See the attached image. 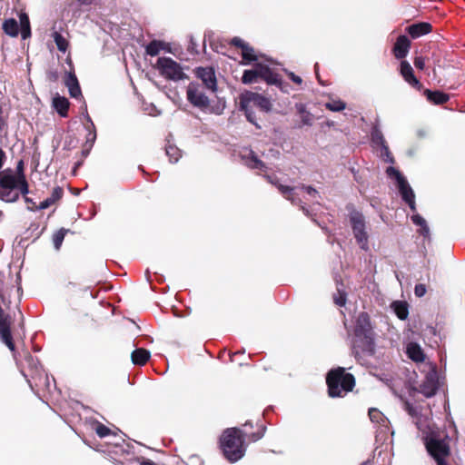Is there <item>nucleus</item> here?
<instances>
[{"mask_svg":"<svg viewBox=\"0 0 465 465\" xmlns=\"http://www.w3.org/2000/svg\"><path fill=\"white\" fill-rule=\"evenodd\" d=\"M264 177L268 180L269 183L274 184L280 193L293 204L302 203V200L300 198V191H304L313 200L319 197L318 191L310 185L291 187L279 183L277 179L272 176L265 175Z\"/></svg>","mask_w":465,"mask_h":465,"instance_id":"6e6552de","label":"nucleus"},{"mask_svg":"<svg viewBox=\"0 0 465 465\" xmlns=\"http://www.w3.org/2000/svg\"><path fill=\"white\" fill-rule=\"evenodd\" d=\"M80 5H91L94 0H77Z\"/></svg>","mask_w":465,"mask_h":465,"instance_id":"4d7b16f0","label":"nucleus"},{"mask_svg":"<svg viewBox=\"0 0 465 465\" xmlns=\"http://www.w3.org/2000/svg\"><path fill=\"white\" fill-rule=\"evenodd\" d=\"M328 393L331 398L343 397L355 386L354 376L345 371V368L338 367L331 370L326 377Z\"/></svg>","mask_w":465,"mask_h":465,"instance_id":"7ed1b4c3","label":"nucleus"},{"mask_svg":"<svg viewBox=\"0 0 465 465\" xmlns=\"http://www.w3.org/2000/svg\"><path fill=\"white\" fill-rule=\"evenodd\" d=\"M424 135H425V134H423V133L419 134V136H424Z\"/></svg>","mask_w":465,"mask_h":465,"instance_id":"e2e57ef3","label":"nucleus"},{"mask_svg":"<svg viewBox=\"0 0 465 465\" xmlns=\"http://www.w3.org/2000/svg\"><path fill=\"white\" fill-rule=\"evenodd\" d=\"M448 435L441 437L435 431L430 432L425 437V446L429 454L434 459L437 465H448L445 459L450 455Z\"/></svg>","mask_w":465,"mask_h":465,"instance_id":"0eeeda50","label":"nucleus"},{"mask_svg":"<svg viewBox=\"0 0 465 465\" xmlns=\"http://www.w3.org/2000/svg\"><path fill=\"white\" fill-rule=\"evenodd\" d=\"M361 465H371V460H365Z\"/></svg>","mask_w":465,"mask_h":465,"instance_id":"052dcab7","label":"nucleus"},{"mask_svg":"<svg viewBox=\"0 0 465 465\" xmlns=\"http://www.w3.org/2000/svg\"><path fill=\"white\" fill-rule=\"evenodd\" d=\"M91 149H92V148H89V146H84V149H83V151H82V154H83V156H84V157H86V156L89 154V153H90V150H91Z\"/></svg>","mask_w":465,"mask_h":465,"instance_id":"6e6d98bb","label":"nucleus"},{"mask_svg":"<svg viewBox=\"0 0 465 465\" xmlns=\"http://www.w3.org/2000/svg\"><path fill=\"white\" fill-rule=\"evenodd\" d=\"M406 203L409 205L410 209H411L413 213H415V212H416V202H415V199H410V201H409V202H407Z\"/></svg>","mask_w":465,"mask_h":465,"instance_id":"5fc2aeb1","label":"nucleus"},{"mask_svg":"<svg viewBox=\"0 0 465 465\" xmlns=\"http://www.w3.org/2000/svg\"><path fill=\"white\" fill-rule=\"evenodd\" d=\"M141 465H155V463L150 460H143Z\"/></svg>","mask_w":465,"mask_h":465,"instance_id":"13d9d810","label":"nucleus"},{"mask_svg":"<svg viewBox=\"0 0 465 465\" xmlns=\"http://www.w3.org/2000/svg\"><path fill=\"white\" fill-rule=\"evenodd\" d=\"M278 80L277 83H268L269 84H275L277 85L283 93H289V84L287 83H284L280 75L278 74Z\"/></svg>","mask_w":465,"mask_h":465,"instance_id":"a18cd8bd","label":"nucleus"},{"mask_svg":"<svg viewBox=\"0 0 465 465\" xmlns=\"http://www.w3.org/2000/svg\"><path fill=\"white\" fill-rule=\"evenodd\" d=\"M234 54L242 56L240 64L242 65L251 64L259 58L255 49L249 43L237 36H234Z\"/></svg>","mask_w":465,"mask_h":465,"instance_id":"ddd939ff","label":"nucleus"},{"mask_svg":"<svg viewBox=\"0 0 465 465\" xmlns=\"http://www.w3.org/2000/svg\"><path fill=\"white\" fill-rule=\"evenodd\" d=\"M391 308L400 320L404 321L408 318L409 305L406 302L394 301L391 304Z\"/></svg>","mask_w":465,"mask_h":465,"instance_id":"c85d7f7f","label":"nucleus"},{"mask_svg":"<svg viewBox=\"0 0 465 465\" xmlns=\"http://www.w3.org/2000/svg\"><path fill=\"white\" fill-rule=\"evenodd\" d=\"M53 106L61 117H67L70 102L67 98L56 95L53 99Z\"/></svg>","mask_w":465,"mask_h":465,"instance_id":"bb28decb","label":"nucleus"},{"mask_svg":"<svg viewBox=\"0 0 465 465\" xmlns=\"http://www.w3.org/2000/svg\"><path fill=\"white\" fill-rule=\"evenodd\" d=\"M95 432L100 438H104L111 434V430L103 423H98L95 427Z\"/></svg>","mask_w":465,"mask_h":465,"instance_id":"79ce46f5","label":"nucleus"},{"mask_svg":"<svg viewBox=\"0 0 465 465\" xmlns=\"http://www.w3.org/2000/svg\"><path fill=\"white\" fill-rule=\"evenodd\" d=\"M432 26L430 23L420 22L409 25L406 30L408 34L413 38H419L431 32Z\"/></svg>","mask_w":465,"mask_h":465,"instance_id":"4be33fe9","label":"nucleus"},{"mask_svg":"<svg viewBox=\"0 0 465 465\" xmlns=\"http://www.w3.org/2000/svg\"><path fill=\"white\" fill-rule=\"evenodd\" d=\"M155 67L160 74L168 80L179 81L186 78L180 64L170 57H159Z\"/></svg>","mask_w":465,"mask_h":465,"instance_id":"9b49d317","label":"nucleus"},{"mask_svg":"<svg viewBox=\"0 0 465 465\" xmlns=\"http://www.w3.org/2000/svg\"><path fill=\"white\" fill-rule=\"evenodd\" d=\"M195 75L202 80L203 84L213 93L217 90L215 72L212 67H197Z\"/></svg>","mask_w":465,"mask_h":465,"instance_id":"dca6fc26","label":"nucleus"},{"mask_svg":"<svg viewBox=\"0 0 465 465\" xmlns=\"http://www.w3.org/2000/svg\"><path fill=\"white\" fill-rule=\"evenodd\" d=\"M29 193L27 180H22L14 174V170L6 168L0 172V200L5 203H15L20 195Z\"/></svg>","mask_w":465,"mask_h":465,"instance_id":"f03ea898","label":"nucleus"},{"mask_svg":"<svg viewBox=\"0 0 465 465\" xmlns=\"http://www.w3.org/2000/svg\"><path fill=\"white\" fill-rule=\"evenodd\" d=\"M7 126V115L5 114L3 107L0 105V132Z\"/></svg>","mask_w":465,"mask_h":465,"instance_id":"49530a36","label":"nucleus"},{"mask_svg":"<svg viewBox=\"0 0 465 465\" xmlns=\"http://www.w3.org/2000/svg\"><path fill=\"white\" fill-rule=\"evenodd\" d=\"M219 359L224 362L232 361V351L224 349L219 352Z\"/></svg>","mask_w":465,"mask_h":465,"instance_id":"c03bdc74","label":"nucleus"},{"mask_svg":"<svg viewBox=\"0 0 465 465\" xmlns=\"http://www.w3.org/2000/svg\"><path fill=\"white\" fill-rule=\"evenodd\" d=\"M439 389V377L436 367L434 365H428V371L425 379L420 385V392L426 398L434 396Z\"/></svg>","mask_w":465,"mask_h":465,"instance_id":"4468645a","label":"nucleus"},{"mask_svg":"<svg viewBox=\"0 0 465 465\" xmlns=\"http://www.w3.org/2000/svg\"><path fill=\"white\" fill-rule=\"evenodd\" d=\"M151 353L144 348H138L131 353V360L134 365L143 366L150 360Z\"/></svg>","mask_w":465,"mask_h":465,"instance_id":"cd10ccee","label":"nucleus"},{"mask_svg":"<svg viewBox=\"0 0 465 465\" xmlns=\"http://www.w3.org/2000/svg\"><path fill=\"white\" fill-rule=\"evenodd\" d=\"M68 232H69V230L61 228L53 234V238H52L53 244L56 250L60 249V247L64 242V239Z\"/></svg>","mask_w":465,"mask_h":465,"instance_id":"c9c22d12","label":"nucleus"},{"mask_svg":"<svg viewBox=\"0 0 465 465\" xmlns=\"http://www.w3.org/2000/svg\"><path fill=\"white\" fill-rule=\"evenodd\" d=\"M353 334L352 353L358 361H361V353L369 356L375 353V332L367 312H360L356 317Z\"/></svg>","mask_w":465,"mask_h":465,"instance_id":"f257e3e1","label":"nucleus"},{"mask_svg":"<svg viewBox=\"0 0 465 465\" xmlns=\"http://www.w3.org/2000/svg\"><path fill=\"white\" fill-rule=\"evenodd\" d=\"M191 45H192V49H193V45H194V44H193V41L191 42Z\"/></svg>","mask_w":465,"mask_h":465,"instance_id":"0e129e2a","label":"nucleus"},{"mask_svg":"<svg viewBox=\"0 0 465 465\" xmlns=\"http://www.w3.org/2000/svg\"><path fill=\"white\" fill-rule=\"evenodd\" d=\"M163 48V43L158 40L151 41L145 48L147 54L155 56L159 54L160 50Z\"/></svg>","mask_w":465,"mask_h":465,"instance_id":"f704fd0d","label":"nucleus"},{"mask_svg":"<svg viewBox=\"0 0 465 465\" xmlns=\"http://www.w3.org/2000/svg\"><path fill=\"white\" fill-rule=\"evenodd\" d=\"M242 160L244 164L251 169L262 172H265L267 170L266 165L254 154L252 151H250L248 155H243Z\"/></svg>","mask_w":465,"mask_h":465,"instance_id":"393cba45","label":"nucleus"},{"mask_svg":"<svg viewBox=\"0 0 465 465\" xmlns=\"http://www.w3.org/2000/svg\"><path fill=\"white\" fill-rule=\"evenodd\" d=\"M404 410L412 417L418 415L417 409L410 402L406 401L404 403Z\"/></svg>","mask_w":465,"mask_h":465,"instance_id":"09e8293b","label":"nucleus"},{"mask_svg":"<svg viewBox=\"0 0 465 465\" xmlns=\"http://www.w3.org/2000/svg\"><path fill=\"white\" fill-rule=\"evenodd\" d=\"M426 286L422 283L416 284L414 288V293L417 297H422L426 293Z\"/></svg>","mask_w":465,"mask_h":465,"instance_id":"de8ad7c7","label":"nucleus"},{"mask_svg":"<svg viewBox=\"0 0 465 465\" xmlns=\"http://www.w3.org/2000/svg\"><path fill=\"white\" fill-rule=\"evenodd\" d=\"M333 301L336 305L342 307L346 303V293L338 289L337 294H334Z\"/></svg>","mask_w":465,"mask_h":465,"instance_id":"37998d69","label":"nucleus"},{"mask_svg":"<svg viewBox=\"0 0 465 465\" xmlns=\"http://www.w3.org/2000/svg\"><path fill=\"white\" fill-rule=\"evenodd\" d=\"M411 219L416 226L420 227V229L418 230V232L425 240L430 241V227H429L426 220L419 213H413V215L411 217Z\"/></svg>","mask_w":465,"mask_h":465,"instance_id":"5701e85b","label":"nucleus"},{"mask_svg":"<svg viewBox=\"0 0 465 465\" xmlns=\"http://www.w3.org/2000/svg\"><path fill=\"white\" fill-rule=\"evenodd\" d=\"M414 65L420 70H423L425 67V60L421 56H417L414 59Z\"/></svg>","mask_w":465,"mask_h":465,"instance_id":"8fccbe9b","label":"nucleus"},{"mask_svg":"<svg viewBox=\"0 0 465 465\" xmlns=\"http://www.w3.org/2000/svg\"><path fill=\"white\" fill-rule=\"evenodd\" d=\"M25 361L26 365L24 366V369L25 370L22 371V372L31 389L35 391L48 390L50 386L49 377L39 363V361L29 352H26Z\"/></svg>","mask_w":465,"mask_h":465,"instance_id":"20e7f679","label":"nucleus"},{"mask_svg":"<svg viewBox=\"0 0 465 465\" xmlns=\"http://www.w3.org/2000/svg\"><path fill=\"white\" fill-rule=\"evenodd\" d=\"M264 80L266 83H277L278 74L274 73L268 65L257 63L252 69L243 72L242 82L245 84L258 83Z\"/></svg>","mask_w":465,"mask_h":465,"instance_id":"9d476101","label":"nucleus"},{"mask_svg":"<svg viewBox=\"0 0 465 465\" xmlns=\"http://www.w3.org/2000/svg\"><path fill=\"white\" fill-rule=\"evenodd\" d=\"M53 205V203L49 201L48 198H46L45 201L41 202L37 207H35L36 210H44Z\"/></svg>","mask_w":465,"mask_h":465,"instance_id":"603ef678","label":"nucleus"},{"mask_svg":"<svg viewBox=\"0 0 465 465\" xmlns=\"http://www.w3.org/2000/svg\"><path fill=\"white\" fill-rule=\"evenodd\" d=\"M302 210L303 211V213H304L306 215H309V211H308V209H307L305 206H302Z\"/></svg>","mask_w":465,"mask_h":465,"instance_id":"bf43d9fd","label":"nucleus"},{"mask_svg":"<svg viewBox=\"0 0 465 465\" xmlns=\"http://www.w3.org/2000/svg\"><path fill=\"white\" fill-rule=\"evenodd\" d=\"M220 449L229 462H232V428H227L220 437Z\"/></svg>","mask_w":465,"mask_h":465,"instance_id":"a211bd4d","label":"nucleus"},{"mask_svg":"<svg viewBox=\"0 0 465 465\" xmlns=\"http://www.w3.org/2000/svg\"><path fill=\"white\" fill-rule=\"evenodd\" d=\"M64 84L68 88L71 97L78 98L82 96L81 87L74 72H69L66 74Z\"/></svg>","mask_w":465,"mask_h":465,"instance_id":"412c9836","label":"nucleus"},{"mask_svg":"<svg viewBox=\"0 0 465 465\" xmlns=\"http://www.w3.org/2000/svg\"><path fill=\"white\" fill-rule=\"evenodd\" d=\"M63 195H64V189L60 186H56L53 189L51 195L47 198L53 204H54L59 200L62 199Z\"/></svg>","mask_w":465,"mask_h":465,"instance_id":"58836bf2","label":"nucleus"},{"mask_svg":"<svg viewBox=\"0 0 465 465\" xmlns=\"http://www.w3.org/2000/svg\"><path fill=\"white\" fill-rule=\"evenodd\" d=\"M400 74L410 85L420 90L422 85L417 77L414 75L413 69L408 61H401L400 64Z\"/></svg>","mask_w":465,"mask_h":465,"instance_id":"6ab92c4d","label":"nucleus"},{"mask_svg":"<svg viewBox=\"0 0 465 465\" xmlns=\"http://www.w3.org/2000/svg\"><path fill=\"white\" fill-rule=\"evenodd\" d=\"M381 149L380 156L383 159L384 162L389 163H394V158L389 149L388 145H383Z\"/></svg>","mask_w":465,"mask_h":465,"instance_id":"ea45409f","label":"nucleus"},{"mask_svg":"<svg viewBox=\"0 0 465 465\" xmlns=\"http://www.w3.org/2000/svg\"><path fill=\"white\" fill-rule=\"evenodd\" d=\"M369 417L371 422L379 424V434L382 435V437H386L389 433L393 434V431H391L390 429V421L383 415L382 412H381L378 409L371 408L369 410Z\"/></svg>","mask_w":465,"mask_h":465,"instance_id":"f3484780","label":"nucleus"},{"mask_svg":"<svg viewBox=\"0 0 465 465\" xmlns=\"http://www.w3.org/2000/svg\"><path fill=\"white\" fill-rule=\"evenodd\" d=\"M14 174L20 179L26 180L25 174V163L23 160H19L17 162L15 170H14Z\"/></svg>","mask_w":465,"mask_h":465,"instance_id":"a19ab883","label":"nucleus"},{"mask_svg":"<svg viewBox=\"0 0 465 465\" xmlns=\"http://www.w3.org/2000/svg\"><path fill=\"white\" fill-rule=\"evenodd\" d=\"M371 144L374 148H378V147L381 148L383 145H387V143L382 134V132L377 125L373 126L371 129Z\"/></svg>","mask_w":465,"mask_h":465,"instance_id":"7c9ffc66","label":"nucleus"},{"mask_svg":"<svg viewBox=\"0 0 465 465\" xmlns=\"http://www.w3.org/2000/svg\"><path fill=\"white\" fill-rule=\"evenodd\" d=\"M386 174L388 177L395 180L402 201L407 203L410 199H415V193L412 188L399 170L392 166H389L386 169Z\"/></svg>","mask_w":465,"mask_h":465,"instance_id":"f8f14e48","label":"nucleus"},{"mask_svg":"<svg viewBox=\"0 0 465 465\" xmlns=\"http://www.w3.org/2000/svg\"><path fill=\"white\" fill-rule=\"evenodd\" d=\"M24 197H25V203H27L29 204L28 209L31 211H35L36 210L35 207H37L35 203L31 198L27 197L26 195Z\"/></svg>","mask_w":465,"mask_h":465,"instance_id":"864d4df0","label":"nucleus"},{"mask_svg":"<svg viewBox=\"0 0 465 465\" xmlns=\"http://www.w3.org/2000/svg\"><path fill=\"white\" fill-rule=\"evenodd\" d=\"M286 74L289 76V78L295 84H301L302 83V79L300 76L296 75L294 73L286 71Z\"/></svg>","mask_w":465,"mask_h":465,"instance_id":"3c124183","label":"nucleus"},{"mask_svg":"<svg viewBox=\"0 0 465 465\" xmlns=\"http://www.w3.org/2000/svg\"><path fill=\"white\" fill-rule=\"evenodd\" d=\"M303 124H310L309 121H308V120H306V119H304V120H303Z\"/></svg>","mask_w":465,"mask_h":465,"instance_id":"680f3d73","label":"nucleus"},{"mask_svg":"<svg viewBox=\"0 0 465 465\" xmlns=\"http://www.w3.org/2000/svg\"><path fill=\"white\" fill-rule=\"evenodd\" d=\"M202 89L201 85L191 83L187 88V98L193 105L206 109L210 106V101Z\"/></svg>","mask_w":465,"mask_h":465,"instance_id":"2eb2a0df","label":"nucleus"},{"mask_svg":"<svg viewBox=\"0 0 465 465\" xmlns=\"http://www.w3.org/2000/svg\"><path fill=\"white\" fill-rule=\"evenodd\" d=\"M252 427L251 421H246L242 429L234 427V462L245 455L249 443L256 442L263 437L265 428L261 431L250 432Z\"/></svg>","mask_w":465,"mask_h":465,"instance_id":"423d86ee","label":"nucleus"},{"mask_svg":"<svg viewBox=\"0 0 465 465\" xmlns=\"http://www.w3.org/2000/svg\"><path fill=\"white\" fill-rule=\"evenodd\" d=\"M21 35L23 39H26L31 36V26L30 20L25 13H21L19 15Z\"/></svg>","mask_w":465,"mask_h":465,"instance_id":"2f4dec72","label":"nucleus"},{"mask_svg":"<svg viewBox=\"0 0 465 465\" xmlns=\"http://www.w3.org/2000/svg\"><path fill=\"white\" fill-rule=\"evenodd\" d=\"M88 121L90 122V124L86 126L88 134H86L84 146H89V148H92L96 139V131L95 126L90 117H88Z\"/></svg>","mask_w":465,"mask_h":465,"instance_id":"473e14b6","label":"nucleus"},{"mask_svg":"<svg viewBox=\"0 0 465 465\" xmlns=\"http://www.w3.org/2000/svg\"><path fill=\"white\" fill-rule=\"evenodd\" d=\"M411 47V42L406 35H400L393 47V54L397 59H403L407 56Z\"/></svg>","mask_w":465,"mask_h":465,"instance_id":"aec40b11","label":"nucleus"},{"mask_svg":"<svg viewBox=\"0 0 465 465\" xmlns=\"http://www.w3.org/2000/svg\"><path fill=\"white\" fill-rule=\"evenodd\" d=\"M165 153L171 163H176L182 156L181 150L173 144H167L165 146Z\"/></svg>","mask_w":465,"mask_h":465,"instance_id":"72a5a7b5","label":"nucleus"},{"mask_svg":"<svg viewBox=\"0 0 465 465\" xmlns=\"http://www.w3.org/2000/svg\"><path fill=\"white\" fill-rule=\"evenodd\" d=\"M408 357L416 362H422L425 360V354L421 347L416 342H410L406 347Z\"/></svg>","mask_w":465,"mask_h":465,"instance_id":"b1692460","label":"nucleus"},{"mask_svg":"<svg viewBox=\"0 0 465 465\" xmlns=\"http://www.w3.org/2000/svg\"><path fill=\"white\" fill-rule=\"evenodd\" d=\"M253 108H258L262 112L268 113L272 110L271 100L262 94L252 92H246L241 97V111L244 113L246 119L251 124L255 125L257 128H261L257 123Z\"/></svg>","mask_w":465,"mask_h":465,"instance_id":"39448f33","label":"nucleus"},{"mask_svg":"<svg viewBox=\"0 0 465 465\" xmlns=\"http://www.w3.org/2000/svg\"><path fill=\"white\" fill-rule=\"evenodd\" d=\"M423 94L427 100L434 104H443L450 99V95L448 94L440 91H431L430 89H425Z\"/></svg>","mask_w":465,"mask_h":465,"instance_id":"a878e982","label":"nucleus"},{"mask_svg":"<svg viewBox=\"0 0 465 465\" xmlns=\"http://www.w3.org/2000/svg\"><path fill=\"white\" fill-rule=\"evenodd\" d=\"M5 34L11 37H16L19 34V25L15 18L5 19L2 25Z\"/></svg>","mask_w":465,"mask_h":465,"instance_id":"c756f323","label":"nucleus"},{"mask_svg":"<svg viewBox=\"0 0 465 465\" xmlns=\"http://www.w3.org/2000/svg\"><path fill=\"white\" fill-rule=\"evenodd\" d=\"M349 219L353 236L360 248L366 252L369 251V233L364 215L361 212L353 210L350 213Z\"/></svg>","mask_w":465,"mask_h":465,"instance_id":"1a4fd4ad","label":"nucleus"},{"mask_svg":"<svg viewBox=\"0 0 465 465\" xmlns=\"http://www.w3.org/2000/svg\"><path fill=\"white\" fill-rule=\"evenodd\" d=\"M54 40L57 46V49L61 52H65L68 48V41L59 33H54Z\"/></svg>","mask_w":465,"mask_h":465,"instance_id":"4c0bfd02","label":"nucleus"},{"mask_svg":"<svg viewBox=\"0 0 465 465\" xmlns=\"http://www.w3.org/2000/svg\"><path fill=\"white\" fill-rule=\"evenodd\" d=\"M325 107L331 112H341L346 108V104L340 99H331L325 104Z\"/></svg>","mask_w":465,"mask_h":465,"instance_id":"e433bc0d","label":"nucleus"}]
</instances>
